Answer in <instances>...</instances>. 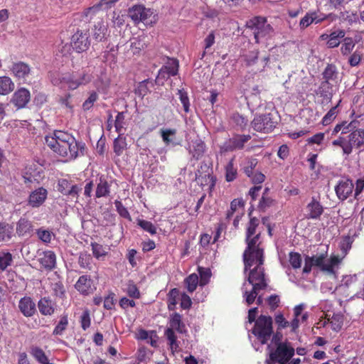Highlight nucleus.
<instances>
[{
    "label": "nucleus",
    "mask_w": 364,
    "mask_h": 364,
    "mask_svg": "<svg viewBox=\"0 0 364 364\" xmlns=\"http://www.w3.org/2000/svg\"><path fill=\"white\" fill-rule=\"evenodd\" d=\"M91 246L92 254L95 258L100 259L101 257L107 255V252L102 245L97 242H92Z\"/></svg>",
    "instance_id": "nucleus-57"
},
{
    "label": "nucleus",
    "mask_w": 364,
    "mask_h": 364,
    "mask_svg": "<svg viewBox=\"0 0 364 364\" xmlns=\"http://www.w3.org/2000/svg\"><path fill=\"white\" fill-rule=\"evenodd\" d=\"M36 234L39 240L44 243H50L52 240L53 232L43 228H39L36 231Z\"/></svg>",
    "instance_id": "nucleus-59"
},
{
    "label": "nucleus",
    "mask_w": 364,
    "mask_h": 364,
    "mask_svg": "<svg viewBox=\"0 0 364 364\" xmlns=\"http://www.w3.org/2000/svg\"><path fill=\"white\" fill-rule=\"evenodd\" d=\"M314 267H319L323 272L325 267V261L327 257V253H321L319 255L310 256Z\"/></svg>",
    "instance_id": "nucleus-55"
},
{
    "label": "nucleus",
    "mask_w": 364,
    "mask_h": 364,
    "mask_svg": "<svg viewBox=\"0 0 364 364\" xmlns=\"http://www.w3.org/2000/svg\"><path fill=\"white\" fill-rule=\"evenodd\" d=\"M259 51L258 49L249 51L242 55L243 60L247 66L255 65L258 59Z\"/></svg>",
    "instance_id": "nucleus-43"
},
{
    "label": "nucleus",
    "mask_w": 364,
    "mask_h": 364,
    "mask_svg": "<svg viewBox=\"0 0 364 364\" xmlns=\"http://www.w3.org/2000/svg\"><path fill=\"white\" fill-rule=\"evenodd\" d=\"M146 37L139 36L131 41L129 49L127 51L128 57L139 55L147 47Z\"/></svg>",
    "instance_id": "nucleus-17"
},
{
    "label": "nucleus",
    "mask_w": 364,
    "mask_h": 364,
    "mask_svg": "<svg viewBox=\"0 0 364 364\" xmlns=\"http://www.w3.org/2000/svg\"><path fill=\"white\" fill-rule=\"evenodd\" d=\"M123 133L119 134L118 137L114 140L113 149L117 156H121L124 150L127 148L126 137Z\"/></svg>",
    "instance_id": "nucleus-33"
},
{
    "label": "nucleus",
    "mask_w": 364,
    "mask_h": 364,
    "mask_svg": "<svg viewBox=\"0 0 364 364\" xmlns=\"http://www.w3.org/2000/svg\"><path fill=\"white\" fill-rule=\"evenodd\" d=\"M289 262L293 269H299L302 262L301 255L299 252H290L289 254Z\"/></svg>",
    "instance_id": "nucleus-48"
},
{
    "label": "nucleus",
    "mask_w": 364,
    "mask_h": 364,
    "mask_svg": "<svg viewBox=\"0 0 364 364\" xmlns=\"http://www.w3.org/2000/svg\"><path fill=\"white\" fill-rule=\"evenodd\" d=\"M48 192L44 188H39L33 191L29 196L28 204L33 208L41 206L47 198Z\"/></svg>",
    "instance_id": "nucleus-20"
},
{
    "label": "nucleus",
    "mask_w": 364,
    "mask_h": 364,
    "mask_svg": "<svg viewBox=\"0 0 364 364\" xmlns=\"http://www.w3.org/2000/svg\"><path fill=\"white\" fill-rule=\"evenodd\" d=\"M234 158L231 159L225 167V181L228 182L233 181L237 176V169L234 166Z\"/></svg>",
    "instance_id": "nucleus-34"
},
{
    "label": "nucleus",
    "mask_w": 364,
    "mask_h": 364,
    "mask_svg": "<svg viewBox=\"0 0 364 364\" xmlns=\"http://www.w3.org/2000/svg\"><path fill=\"white\" fill-rule=\"evenodd\" d=\"M251 139L250 134H236L226 141L223 145L225 151L242 149L245 144Z\"/></svg>",
    "instance_id": "nucleus-14"
},
{
    "label": "nucleus",
    "mask_w": 364,
    "mask_h": 364,
    "mask_svg": "<svg viewBox=\"0 0 364 364\" xmlns=\"http://www.w3.org/2000/svg\"><path fill=\"white\" fill-rule=\"evenodd\" d=\"M177 133L176 129H161L160 131L161 136L166 145H169L173 142V136Z\"/></svg>",
    "instance_id": "nucleus-44"
},
{
    "label": "nucleus",
    "mask_w": 364,
    "mask_h": 364,
    "mask_svg": "<svg viewBox=\"0 0 364 364\" xmlns=\"http://www.w3.org/2000/svg\"><path fill=\"white\" fill-rule=\"evenodd\" d=\"M92 35L97 42H102L107 39L109 36L108 28L103 21H100L94 25L92 29Z\"/></svg>",
    "instance_id": "nucleus-22"
},
{
    "label": "nucleus",
    "mask_w": 364,
    "mask_h": 364,
    "mask_svg": "<svg viewBox=\"0 0 364 364\" xmlns=\"http://www.w3.org/2000/svg\"><path fill=\"white\" fill-rule=\"evenodd\" d=\"M30 100L31 93L29 90L21 87L13 94L10 102L16 109H19L26 107Z\"/></svg>",
    "instance_id": "nucleus-15"
},
{
    "label": "nucleus",
    "mask_w": 364,
    "mask_h": 364,
    "mask_svg": "<svg viewBox=\"0 0 364 364\" xmlns=\"http://www.w3.org/2000/svg\"><path fill=\"white\" fill-rule=\"evenodd\" d=\"M277 124V112H269L255 116L251 122V126L256 132L269 133L274 130Z\"/></svg>",
    "instance_id": "nucleus-9"
},
{
    "label": "nucleus",
    "mask_w": 364,
    "mask_h": 364,
    "mask_svg": "<svg viewBox=\"0 0 364 364\" xmlns=\"http://www.w3.org/2000/svg\"><path fill=\"white\" fill-rule=\"evenodd\" d=\"M14 228L5 222L0 223V242L9 241L13 235Z\"/></svg>",
    "instance_id": "nucleus-32"
},
{
    "label": "nucleus",
    "mask_w": 364,
    "mask_h": 364,
    "mask_svg": "<svg viewBox=\"0 0 364 364\" xmlns=\"http://www.w3.org/2000/svg\"><path fill=\"white\" fill-rule=\"evenodd\" d=\"M324 209L321 203L313 197L306 206L305 218L311 220H320Z\"/></svg>",
    "instance_id": "nucleus-16"
},
{
    "label": "nucleus",
    "mask_w": 364,
    "mask_h": 364,
    "mask_svg": "<svg viewBox=\"0 0 364 364\" xmlns=\"http://www.w3.org/2000/svg\"><path fill=\"white\" fill-rule=\"evenodd\" d=\"M13 261L12 255L9 252H0V271L3 272L10 266Z\"/></svg>",
    "instance_id": "nucleus-45"
},
{
    "label": "nucleus",
    "mask_w": 364,
    "mask_h": 364,
    "mask_svg": "<svg viewBox=\"0 0 364 364\" xmlns=\"http://www.w3.org/2000/svg\"><path fill=\"white\" fill-rule=\"evenodd\" d=\"M107 9L104 8V6L99 1L91 7L86 9L83 11V16L89 20L93 18L100 11H106Z\"/></svg>",
    "instance_id": "nucleus-35"
},
{
    "label": "nucleus",
    "mask_w": 364,
    "mask_h": 364,
    "mask_svg": "<svg viewBox=\"0 0 364 364\" xmlns=\"http://www.w3.org/2000/svg\"><path fill=\"white\" fill-rule=\"evenodd\" d=\"M353 242L354 239L350 235H345L342 237L339 247L340 250L344 255H346L351 249Z\"/></svg>",
    "instance_id": "nucleus-47"
},
{
    "label": "nucleus",
    "mask_w": 364,
    "mask_h": 364,
    "mask_svg": "<svg viewBox=\"0 0 364 364\" xmlns=\"http://www.w3.org/2000/svg\"><path fill=\"white\" fill-rule=\"evenodd\" d=\"M93 78L90 71L83 69L81 71L69 74L63 77V82L67 85L69 89L75 90L81 85H86L90 83Z\"/></svg>",
    "instance_id": "nucleus-11"
},
{
    "label": "nucleus",
    "mask_w": 364,
    "mask_h": 364,
    "mask_svg": "<svg viewBox=\"0 0 364 364\" xmlns=\"http://www.w3.org/2000/svg\"><path fill=\"white\" fill-rule=\"evenodd\" d=\"M40 313L44 316H51L55 311V304L48 297H43L38 302Z\"/></svg>",
    "instance_id": "nucleus-26"
},
{
    "label": "nucleus",
    "mask_w": 364,
    "mask_h": 364,
    "mask_svg": "<svg viewBox=\"0 0 364 364\" xmlns=\"http://www.w3.org/2000/svg\"><path fill=\"white\" fill-rule=\"evenodd\" d=\"M245 263V269H250L252 266L256 264V267L250 269L247 281L253 287L259 289H265L267 287V282L265 277L264 269L262 267L264 262V252L262 255V257L254 256L252 259L249 260L247 257H243Z\"/></svg>",
    "instance_id": "nucleus-5"
},
{
    "label": "nucleus",
    "mask_w": 364,
    "mask_h": 364,
    "mask_svg": "<svg viewBox=\"0 0 364 364\" xmlns=\"http://www.w3.org/2000/svg\"><path fill=\"white\" fill-rule=\"evenodd\" d=\"M92 257L87 252H81L78 258V264L80 267L85 269H91Z\"/></svg>",
    "instance_id": "nucleus-52"
},
{
    "label": "nucleus",
    "mask_w": 364,
    "mask_h": 364,
    "mask_svg": "<svg viewBox=\"0 0 364 364\" xmlns=\"http://www.w3.org/2000/svg\"><path fill=\"white\" fill-rule=\"evenodd\" d=\"M198 272L200 276L199 285L204 287L210 282L212 276L211 270L209 268L198 267Z\"/></svg>",
    "instance_id": "nucleus-37"
},
{
    "label": "nucleus",
    "mask_w": 364,
    "mask_h": 364,
    "mask_svg": "<svg viewBox=\"0 0 364 364\" xmlns=\"http://www.w3.org/2000/svg\"><path fill=\"white\" fill-rule=\"evenodd\" d=\"M68 325V319L67 315H63L60 317V319L53 330L54 335H61L63 332L66 329Z\"/></svg>",
    "instance_id": "nucleus-56"
},
{
    "label": "nucleus",
    "mask_w": 364,
    "mask_h": 364,
    "mask_svg": "<svg viewBox=\"0 0 364 364\" xmlns=\"http://www.w3.org/2000/svg\"><path fill=\"white\" fill-rule=\"evenodd\" d=\"M46 145L66 161H72L84 155L85 144L77 141L70 133L55 130L52 135L45 137Z\"/></svg>",
    "instance_id": "nucleus-1"
},
{
    "label": "nucleus",
    "mask_w": 364,
    "mask_h": 364,
    "mask_svg": "<svg viewBox=\"0 0 364 364\" xmlns=\"http://www.w3.org/2000/svg\"><path fill=\"white\" fill-rule=\"evenodd\" d=\"M128 16L135 23L142 22L146 25H151L156 21L154 11L146 8L142 4H136L129 8Z\"/></svg>",
    "instance_id": "nucleus-10"
},
{
    "label": "nucleus",
    "mask_w": 364,
    "mask_h": 364,
    "mask_svg": "<svg viewBox=\"0 0 364 364\" xmlns=\"http://www.w3.org/2000/svg\"><path fill=\"white\" fill-rule=\"evenodd\" d=\"M317 94L323 98L331 100L332 97V86L330 82H327V81L321 82L318 89Z\"/></svg>",
    "instance_id": "nucleus-40"
},
{
    "label": "nucleus",
    "mask_w": 364,
    "mask_h": 364,
    "mask_svg": "<svg viewBox=\"0 0 364 364\" xmlns=\"http://www.w3.org/2000/svg\"><path fill=\"white\" fill-rule=\"evenodd\" d=\"M70 45L77 53L87 50L90 46L89 29L77 28L71 37Z\"/></svg>",
    "instance_id": "nucleus-12"
},
{
    "label": "nucleus",
    "mask_w": 364,
    "mask_h": 364,
    "mask_svg": "<svg viewBox=\"0 0 364 364\" xmlns=\"http://www.w3.org/2000/svg\"><path fill=\"white\" fill-rule=\"evenodd\" d=\"M16 233L19 237L30 235L33 232V225L29 220L21 218L16 223Z\"/></svg>",
    "instance_id": "nucleus-25"
},
{
    "label": "nucleus",
    "mask_w": 364,
    "mask_h": 364,
    "mask_svg": "<svg viewBox=\"0 0 364 364\" xmlns=\"http://www.w3.org/2000/svg\"><path fill=\"white\" fill-rule=\"evenodd\" d=\"M231 119L232 122L239 127L242 130H244L248 124V119L239 113H234Z\"/></svg>",
    "instance_id": "nucleus-49"
},
{
    "label": "nucleus",
    "mask_w": 364,
    "mask_h": 364,
    "mask_svg": "<svg viewBox=\"0 0 364 364\" xmlns=\"http://www.w3.org/2000/svg\"><path fill=\"white\" fill-rule=\"evenodd\" d=\"M259 224V220L255 217L250 218L247 225L245 231V242L247 247L243 252V257H247L249 260L252 259L253 257H262L264 253V247L261 240V232H257V228Z\"/></svg>",
    "instance_id": "nucleus-2"
},
{
    "label": "nucleus",
    "mask_w": 364,
    "mask_h": 364,
    "mask_svg": "<svg viewBox=\"0 0 364 364\" xmlns=\"http://www.w3.org/2000/svg\"><path fill=\"white\" fill-rule=\"evenodd\" d=\"M38 262L45 269L51 271L56 266V255L51 250L44 251L40 255Z\"/></svg>",
    "instance_id": "nucleus-19"
},
{
    "label": "nucleus",
    "mask_w": 364,
    "mask_h": 364,
    "mask_svg": "<svg viewBox=\"0 0 364 364\" xmlns=\"http://www.w3.org/2000/svg\"><path fill=\"white\" fill-rule=\"evenodd\" d=\"M206 151V145L201 139H196L192 142L190 146L189 153L196 160L200 159Z\"/></svg>",
    "instance_id": "nucleus-24"
},
{
    "label": "nucleus",
    "mask_w": 364,
    "mask_h": 364,
    "mask_svg": "<svg viewBox=\"0 0 364 364\" xmlns=\"http://www.w3.org/2000/svg\"><path fill=\"white\" fill-rule=\"evenodd\" d=\"M184 283L189 293H193L199 284L198 276L196 274L193 273L185 279Z\"/></svg>",
    "instance_id": "nucleus-39"
},
{
    "label": "nucleus",
    "mask_w": 364,
    "mask_h": 364,
    "mask_svg": "<svg viewBox=\"0 0 364 364\" xmlns=\"http://www.w3.org/2000/svg\"><path fill=\"white\" fill-rule=\"evenodd\" d=\"M274 200L267 196H265V193H263L262 197L258 204V208L262 211H265L268 208L274 205Z\"/></svg>",
    "instance_id": "nucleus-53"
},
{
    "label": "nucleus",
    "mask_w": 364,
    "mask_h": 364,
    "mask_svg": "<svg viewBox=\"0 0 364 364\" xmlns=\"http://www.w3.org/2000/svg\"><path fill=\"white\" fill-rule=\"evenodd\" d=\"M355 46V42L350 37H344L341 47V52L343 55H349Z\"/></svg>",
    "instance_id": "nucleus-41"
},
{
    "label": "nucleus",
    "mask_w": 364,
    "mask_h": 364,
    "mask_svg": "<svg viewBox=\"0 0 364 364\" xmlns=\"http://www.w3.org/2000/svg\"><path fill=\"white\" fill-rule=\"evenodd\" d=\"M18 309L26 317H31L36 312V305L30 296H23L20 299Z\"/></svg>",
    "instance_id": "nucleus-18"
},
{
    "label": "nucleus",
    "mask_w": 364,
    "mask_h": 364,
    "mask_svg": "<svg viewBox=\"0 0 364 364\" xmlns=\"http://www.w3.org/2000/svg\"><path fill=\"white\" fill-rule=\"evenodd\" d=\"M341 102V100H340L338 103H340ZM338 105L339 104L331 107L329 109V111L323 117V119L321 120V124L323 126H327V125L330 124L336 119L337 114H338L337 107H338Z\"/></svg>",
    "instance_id": "nucleus-42"
},
{
    "label": "nucleus",
    "mask_w": 364,
    "mask_h": 364,
    "mask_svg": "<svg viewBox=\"0 0 364 364\" xmlns=\"http://www.w3.org/2000/svg\"><path fill=\"white\" fill-rule=\"evenodd\" d=\"M245 27L252 32L256 44L271 38L274 33V29L267 18L262 16H255L247 20Z\"/></svg>",
    "instance_id": "nucleus-4"
},
{
    "label": "nucleus",
    "mask_w": 364,
    "mask_h": 364,
    "mask_svg": "<svg viewBox=\"0 0 364 364\" xmlns=\"http://www.w3.org/2000/svg\"><path fill=\"white\" fill-rule=\"evenodd\" d=\"M153 86V82L149 80L146 79L141 82H140L135 90V93L138 96L144 98L146 95H147L150 92V89L149 85Z\"/></svg>",
    "instance_id": "nucleus-36"
},
{
    "label": "nucleus",
    "mask_w": 364,
    "mask_h": 364,
    "mask_svg": "<svg viewBox=\"0 0 364 364\" xmlns=\"http://www.w3.org/2000/svg\"><path fill=\"white\" fill-rule=\"evenodd\" d=\"M245 202L242 198H235L230 203V210L226 213L225 219L229 221L234 215L238 214V212L244 213Z\"/></svg>",
    "instance_id": "nucleus-28"
},
{
    "label": "nucleus",
    "mask_w": 364,
    "mask_h": 364,
    "mask_svg": "<svg viewBox=\"0 0 364 364\" xmlns=\"http://www.w3.org/2000/svg\"><path fill=\"white\" fill-rule=\"evenodd\" d=\"M261 289H259L258 288L252 287V289L250 291H244L243 297L245 299V301H246L247 305H251L252 304L254 303V301H255V299L257 298L258 292Z\"/></svg>",
    "instance_id": "nucleus-60"
},
{
    "label": "nucleus",
    "mask_w": 364,
    "mask_h": 364,
    "mask_svg": "<svg viewBox=\"0 0 364 364\" xmlns=\"http://www.w3.org/2000/svg\"><path fill=\"white\" fill-rule=\"evenodd\" d=\"M269 350V358L265 360L266 364H274L278 363L279 364H287L294 355V348L289 343H280L276 346L275 349H271L270 346H268Z\"/></svg>",
    "instance_id": "nucleus-8"
},
{
    "label": "nucleus",
    "mask_w": 364,
    "mask_h": 364,
    "mask_svg": "<svg viewBox=\"0 0 364 364\" xmlns=\"http://www.w3.org/2000/svg\"><path fill=\"white\" fill-rule=\"evenodd\" d=\"M272 318L269 316L260 315L255 321L252 333L262 344H266L273 333Z\"/></svg>",
    "instance_id": "nucleus-7"
},
{
    "label": "nucleus",
    "mask_w": 364,
    "mask_h": 364,
    "mask_svg": "<svg viewBox=\"0 0 364 364\" xmlns=\"http://www.w3.org/2000/svg\"><path fill=\"white\" fill-rule=\"evenodd\" d=\"M341 262V259L336 255L331 256L328 260L325 261V267L323 272L328 273L334 272V267Z\"/></svg>",
    "instance_id": "nucleus-50"
},
{
    "label": "nucleus",
    "mask_w": 364,
    "mask_h": 364,
    "mask_svg": "<svg viewBox=\"0 0 364 364\" xmlns=\"http://www.w3.org/2000/svg\"><path fill=\"white\" fill-rule=\"evenodd\" d=\"M15 85L9 77H0V95H7L14 90Z\"/></svg>",
    "instance_id": "nucleus-31"
},
{
    "label": "nucleus",
    "mask_w": 364,
    "mask_h": 364,
    "mask_svg": "<svg viewBox=\"0 0 364 364\" xmlns=\"http://www.w3.org/2000/svg\"><path fill=\"white\" fill-rule=\"evenodd\" d=\"M52 289L54 295L63 298L65 296V290L63 284L61 282H58L52 284Z\"/></svg>",
    "instance_id": "nucleus-63"
},
{
    "label": "nucleus",
    "mask_w": 364,
    "mask_h": 364,
    "mask_svg": "<svg viewBox=\"0 0 364 364\" xmlns=\"http://www.w3.org/2000/svg\"><path fill=\"white\" fill-rule=\"evenodd\" d=\"M257 164V160L256 159H251L247 160L245 166L243 168L244 173L248 177H251L254 173V169Z\"/></svg>",
    "instance_id": "nucleus-62"
},
{
    "label": "nucleus",
    "mask_w": 364,
    "mask_h": 364,
    "mask_svg": "<svg viewBox=\"0 0 364 364\" xmlns=\"http://www.w3.org/2000/svg\"><path fill=\"white\" fill-rule=\"evenodd\" d=\"M98 95L96 92H92L88 98L82 104L83 110H90L93 107L94 103L98 100Z\"/></svg>",
    "instance_id": "nucleus-61"
},
{
    "label": "nucleus",
    "mask_w": 364,
    "mask_h": 364,
    "mask_svg": "<svg viewBox=\"0 0 364 364\" xmlns=\"http://www.w3.org/2000/svg\"><path fill=\"white\" fill-rule=\"evenodd\" d=\"M275 323L277 325V330L280 331L289 326V322L287 321L282 314H279L274 317Z\"/></svg>",
    "instance_id": "nucleus-64"
},
{
    "label": "nucleus",
    "mask_w": 364,
    "mask_h": 364,
    "mask_svg": "<svg viewBox=\"0 0 364 364\" xmlns=\"http://www.w3.org/2000/svg\"><path fill=\"white\" fill-rule=\"evenodd\" d=\"M346 36V32L343 29H337L329 34L328 41L326 42L327 47L329 48H334L338 47L341 40Z\"/></svg>",
    "instance_id": "nucleus-29"
},
{
    "label": "nucleus",
    "mask_w": 364,
    "mask_h": 364,
    "mask_svg": "<svg viewBox=\"0 0 364 364\" xmlns=\"http://www.w3.org/2000/svg\"><path fill=\"white\" fill-rule=\"evenodd\" d=\"M358 122L353 120L350 122L343 121L341 123L337 124L333 129L332 130L331 135L336 136L339 132H341V136H343L350 132V130L355 129L358 125Z\"/></svg>",
    "instance_id": "nucleus-27"
},
{
    "label": "nucleus",
    "mask_w": 364,
    "mask_h": 364,
    "mask_svg": "<svg viewBox=\"0 0 364 364\" xmlns=\"http://www.w3.org/2000/svg\"><path fill=\"white\" fill-rule=\"evenodd\" d=\"M110 192V185L105 177L101 176L97 183L95 196L97 198L106 197L109 196Z\"/></svg>",
    "instance_id": "nucleus-30"
},
{
    "label": "nucleus",
    "mask_w": 364,
    "mask_h": 364,
    "mask_svg": "<svg viewBox=\"0 0 364 364\" xmlns=\"http://www.w3.org/2000/svg\"><path fill=\"white\" fill-rule=\"evenodd\" d=\"M11 71L18 79H24L29 75L31 68L28 64L23 62H17L12 65Z\"/></svg>",
    "instance_id": "nucleus-23"
},
{
    "label": "nucleus",
    "mask_w": 364,
    "mask_h": 364,
    "mask_svg": "<svg viewBox=\"0 0 364 364\" xmlns=\"http://www.w3.org/2000/svg\"><path fill=\"white\" fill-rule=\"evenodd\" d=\"M354 183L348 178L341 179L335 186L336 196L341 200H346L353 192Z\"/></svg>",
    "instance_id": "nucleus-13"
},
{
    "label": "nucleus",
    "mask_w": 364,
    "mask_h": 364,
    "mask_svg": "<svg viewBox=\"0 0 364 364\" xmlns=\"http://www.w3.org/2000/svg\"><path fill=\"white\" fill-rule=\"evenodd\" d=\"M324 81L329 82L331 80H335L337 78V68L335 65L328 64L323 73Z\"/></svg>",
    "instance_id": "nucleus-38"
},
{
    "label": "nucleus",
    "mask_w": 364,
    "mask_h": 364,
    "mask_svg": "<svg viewBox=\"0 0 364 364\" xmlns=\"http://www.w3.org/2000/svg\"><path fill=\"white\" fill-rule=\"evenodd\" d=\"M75 287L80 294L89 295L93 292L92 281L90 276L82 275L79 277Z\"/></svg>",
    "instance_id": "nucleus-21"
},
{
    "label": "nucleus",
    "mask_w": 364,
    "mask_h": 364,
    "mask_svg": "<svg viewBox=\"0 0 364 364\" xmlns=\"http://www.w3.org/2000/svg\"><path fill=\"white\" fill-rule=\"evenodd\" d=\"M31 355L38 360L41 364H49L48 358L44 351L38 348L34 347L31 349Z\"/></svg>",
    "instance_id": "nucleus-46"
},
{
    "label": "nucleus",
    "mask_w": 364,
    "mask_h": 364,
    "mask_svg": "<svg viewBox=\"0 0 364 364\" xmlns=\"http://www.w3.org/2000/svg\"><path fill=\"white\" fill-rule=\"evenodd\" d=\"M125 124V113L124 112H119L114 120L115 131L119 134L122 133Z\"/></svg>",
    "instance_id": "nucleus-51"
},
{
    "label": "nucleus",
    "mask_w": 364,
    "mask_h": 364,
    "mask_svg": "<svg viewBox=\"0 0 364 364\" xmlns=\"http://www.w3.org/2000/svg\"><path fill=\"white\" fill-rule=\"evenodd\" d=\"M348 134L346 136H339L332 141V145L341 147L346 156L352 154L353 149L364 151V129L356 127Z\"/></svg>",
    "instance_id": "nucleus-3"
},
{
    "label": "nucleus",
    "mask_w": 364,
    "mask_h": 364,
    "mask_svg": "<svg viewBox=\"0 0 364 364\" xmlns=\"http://www.w3.org/2000/svg\"><path fill=\"white\" fill-rule=\"evenodd\" d=\"M137 225L152 235L156 234V228L150 221L139 219L137 220Z\"/></svg>",
    "instance_id": "nucleus-54"
},
{
    "label": "nucleus",
    "mask_w": 364,
    "mask_h": 364,
    "mask_svg": "<svg viewBox=\"0 0 364 364\" xmlns=\"http://www.w3.org/2000/svg\"><path fill=\"white\" fill-rule=\"evenodd\" d=\"M80 323L81 328L84 331H86L88 328H90L91 324V318L89 309H86L83 311L82 315L80 316Z\"/></svg>",
    "instance_id": "nucleus-58"
},
{
    "label": "nucleus",
    "mask_w": 364,
    "mask_h": 364,
    "mask_svg": "<svg viewBox=\"0 0 364 364\" xmlns=\"http://www.w3.org/2000/svg\"><path fill=\"white\" fill-rule=\"evenodd\" d=\"M169 327L167 328L164 332V335L168 342L172 352H175L178 348V343L177 341V336L174 331L179 333H186L187 332L186 325L182 319V316L178 313H173L169 317Z\"/></svg>",
    "instance_id": "nucleus-6"
}]
</instances>
